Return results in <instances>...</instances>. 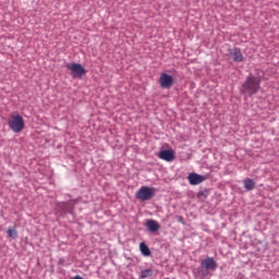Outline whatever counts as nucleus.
I'll list each match as a JSON object with an SVG mask.
<instances>
[{"instance_id":"f257e3e1","label":"nucleus","mask_w":279,"mask_h":279,"mask_svg":"<svg viewBox=\"0 0 279 279\" xmlns=\"http://www.w3.org/2000/svg\"><path fill=\"white\" fill-rule=\"evenodd\" d=\"M8 125L12 130V132H15V134H20L25 128V122L22 116L17 113H12L8 120Z\"/></svg>"},{"instance_id":"f03ea898","label":"nucleus","mask_w":279,"mask_h":279,"mask_svg":"<svg viewBox=\"0 0 279 279\" xmlns=\"http://www.w3.org/2000/svg\"><path fill=\"white\" fill-rule=\"evenodd\" d=\"M260 87V80L257 77H254L253 75H248L246 77V82H244V85H242V88H244V93L247 95H256Z\"/></svg>"},{"instance_id":"7ed1b4c3","label":"nucleus","mask_w":279,"mask_h":279,"mask_svg":"<svg viewBox=\"0 0 279 279\" xmlns=\"http://www.w3.org/2000/svg\"><path fill=\"white\" fill-rule=\"evenodd\" d=\"M156 189L150 186H142L136 193V198L141 202H148L154 198Z\"/></svg>"},{"instance_id":"20e7f679","label":"nucleus","mask_w":279,"mask_h":279,"mask_svg":"<svg viewBox=\"0 0 279 279\" xmlns=\"http://www.w3.org/2000/svg\"><path fill=\"white\" fill-rule=\"evenodd\" d=\"M66 68L72 71V74L74 77L81 78L82 76H84L87 73L85 68L80 63H69L66 65Z\"/></svg>"},{"instance_id":"39448f33","label":"nucleus","mask_w":279,"mask_h":279,"mask_svg":"<svg viewBox=\"0 0 279 279\" xmlns=\"http://www.w3.org/2000/svg\"><path fill=\"white\" fill-rule=\"evenodd\" d=\"M206 177L192 172L187 175V182H190V185L192 186H196V185H201L202 183H204L206 181Z\"/></svg>"},{"instance_id":"423d86ee","label":"nucleus","mask_w":279,"mask_h":279,"mask_svg":"<svg viewBox=\"0 0 279 279\" xmlns=\"http://www.w3.org/2000/svg\"><path fill=\"white\" fill-rule=\"evenodd\" d=\"M159 83H160V86L162 88L168 89V88H170L173 85L174 80H173V77L171 75H169L167 73H162L160 75Z\"/></svg>"},{"instance_id":"0eeeda50","label":"nucleus","mask_w":279,"mask_h":279,"mask_svg":"<svg viewBox=\"0 0 279 279\" xmlns=\"http://www.w3.org/2000/svg\"><path fill=\"white\" fill-rule=\"evenodd\" d=\"M201 267H203L205 270H216L218 268V265L214 257H206L201 262Z\"/></svg>"},{"instance_id":"6e6552de","label":"nucleus","mask_w":279,"mask_h":279,"mask_svg":"<svg viewBox=\"0 0 279 279\" xmlns=\"http://www.w3.org/2000/svg\"><path fill=\"white\" fill-rule=\"evenodd\" d=\"M158 156L161 160H165L166 162H172V160H174L175 158V153L172 149H166V150H161L158 154Z\"/></svg>"},{"instance_id":"1a4fd4ad","label":"nucleus","mask_w":279,"mask_h":279,"mask_svg":"<svg viewBox=\"0 0 279 279\" xmlns=\"http://www.w3.org/2000/svg\"><path fill=\"white\" fill-rule=\"evenodd\" d=\"M229 56H231L235 62H242L244 60L243 53L239 48L229 49Z\"/></svg>"},{"instance_id":"9d476101","label":"nucleus","mask_w":279,"mask_h":279,"mask_svg":"<svg viewBox=\"0 0 279 279\" xmlns=\"http://www.w3.org/2000/svg\"><path fill=\"white\" fill-rule=\"evenodd\" d=\"M146 227L148 228L149 232H151V233H156L160 230V225L158 223V221H156L154 219H149L146 223Z\"/></svg>"},{"instance_id":"9b49d317","label":"nucleus","mask_w":279,"mask_h":279,"mask_svg":"<svg viewBox=\"0 0 279 279\" xmlns=\"http://www.w3.org/2000/svg\"><path fill=\"white\" fill-rule=\"evenodd\" d=\"M256 187V183L254 182L253 179H245L244 180V190L252 192Z\"/></svg>"},{"instance_id":"f8f14e48","label":"nucleus","mask_w":279,"mask_h":279,"mask_svg":"<svg viewBox=\"0 0 279 279\" xmlns=\"http://www.w3.org/2000/svg\"><path fill=\"white\" fill-rule=\"evenodd\" d=\"M140 250L145 257H150L151 251L149 250L148 245L145 242H142L140 244Z\"/></svg>"},{"instance_id":"ddd939ff","label":"nucleus","mask_w":279,"mask_h":279,"mask_svg":"<svg viewBox=\"0 0 279 279\" xmlns=\"http://www.w3.org/2000/svg\"><path fill=\"white\" fill-rule=\"evenodd\" d=\"M154 275V270L151 268L143 269L141 272V279L151 278Z\"/></svg>"},{"instance_id":"4468645a","label":"nucleus","mask_w":279,"mask_h":279,"mask_svg":"<svg viewBox=\"0 0 279 279\" xmlns=\"http://www.w3.org/2000/svg\"><path fill=\"white\" fill-rule=\"evenodd\" d=\"M8 235H9V238H11L13 240L16 239L17 231H16L15 227H12V228L8 229Z\"/></svg>"},{"instance_id":"2eb2a0df","label":"nucleus","mask_w":279,"mask_h":279,"mask_svg":"<svg viewBox=\"0 0 279 279\" xmlns=\"http://www.w3.org/2000/svg\"><path fill=\"white\" fill-rule=\"evenodd\" d=\"M73 279H83L81 276H75Z\"/></svg>"}]
</instances>
